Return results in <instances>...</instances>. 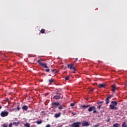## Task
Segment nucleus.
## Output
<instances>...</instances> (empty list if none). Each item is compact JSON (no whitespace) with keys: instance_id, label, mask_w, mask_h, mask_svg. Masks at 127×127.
Listing matches in <instances>:
<instances>
[{"instance_id":"1","label":"nucleus","mask_w":127,"mask_h":127,"mask_svg":"<svg viewBox=\"0 0 127 127\" xmlns=\"http://www.w3.org/2000/svg\"><path fill=\"white\" fill-rule=\"evenodd\" d=\"M118 105V102L117 101H112L110 105V108L111 110H118V107L116 106Z\"/></svg>"},{"instance_id":"2","label":"nucleus","mask_w":127,"mask_h":127,"mask_svg":"<svg viewBox=\"0 0 127 127\" xmlns=\"http://www.w3.org/2000/svg\"><path fill=\"white\" fill-rule=\"evenodd\" d=\"M43 61V60H39L37 61V63H38V64H39V65H40V66H42L43 67H44V68H48V66H47V64H46V63L43 64L41 62Z\"/></svg>"},{"instance_id":"3","label":"nucleus","mask_w":127,"mask_h":127,"mask_svg":"<svg viewBox=\"0 0 127 127\" xmlns=\"http://www.w3.org/2000/svg\"><path fill=\"white\" fill-rule=\"evenodd\" d=\"M81 124H82V122H74L70 125V127H80V125H81Z\"/></svg>"},{"instance_id":"4","label":"nucleus","mask_w":127,"mask_h":127,"mask_svg":"<svg viewBox=\"0 0 127 127\" xmlns=\"http://www.w3.org/2000/svg\"><path fill=\"white\" fill-rule=\"evenodd\" d=\"M67 67L68 69H70V70L73 69L74 72L75 71H76V68H75V66L73 64H67Z\"/></svg>"},{"instance_id":"5","label":"nucleus","mask_w":127,"mask_h":127,"mask_svg":"<svg viewBox=\"0 0 127 127\" xmlns=\"http://www.w3.org/2000/svg\"><path fill=\"white\" fill-rule=\"evenodd\" d=\"M8 112L4 111L1 112L0 115L2 118H5V117H7V116H8Z\"/></svg>"},{"instance_id":"6","label":"nucleus","mask_w":127,"mask_h":127,"mask_svg":"<svg viewBox=\"0 0 127 127\" xmlns=\"http://www.w3.org/2000/svg\"><path fill=\"white\" fill-rule=\"evenodd\" d=\"M51 105L53 109H57L58 106H60V103L59 102H53Z\"/></svg>"},{"instance_id":"7","label":"nucleus","mask_w":127,"mask_h":127,"mask_svg":"<svg viewBox=\"0 0 127 127\" xmlns=\"http://www.w3.org/2000/svg\"><path fill=\"white\" fill-rule=\"evenodd\" d=\"M111 91L113 93H115L116 90H119V88H117V86H116V84H113L111 85Z\"/></svg>"},{"instance_id":"8","label":"nucleus","mask_w":127,"mask_h":127,"mask_svg":"<svg viewBox=\"0 0 127 127\" xmlns=\"http://www.w3.org/2000/svg\"><path fill=\"white\" fill-rule=\"evenodd\" d=\"M81 125L82 127H89L90 126V122L83 121V123H81Z\"/></svg>"},{"instance_id":"9","label":"nucleus","mask_w":127,"mask_h":127,"mask_svg":"<svg viewBox=\"0 0 127 127\" xmlns=\"http://www.w3.org/2000/svg\"><path fill=\"white\" fill-rule=\"evenodd\" d=\"M113 97V95H109L107 98H106V105H108L109 103H110V99H111Z\"/></svg>"},{"instance_id":"10","label":"nucleus","mask_w":127,"mask_h":127,"mask_svg":"<svg viewBox=\"0 0 127 127\" xmlns=\"http://www.w3.org/2000/svg\"><path fill=\"white\" fill-rule=\"evenodd\" d=\"M94 110H96V107H95V106H92V107H90L88 109V112H92V111H94Z\"/></svg>"},{"instance_id":"11","label":"nucleus","mask_w":127,"mask_h":127,"mask_svg":"<svg viewBox=\"0 0 127 127\" xmlns=\"http://www.w3.org/2000/svg\"><path fill=\"white\" fill-rule=\"evenodd\" d=\"M54 99H55L57 101L58 100H60L61 99V96L60 95H55L54 97Z\"/></svg>"},{"instance_id":"12","label":"nucleus","mask_w":127,"mask_h":127,"mask_svg":"<svg viewBox=\"0 0 127 127\" xmlns=\"http://www.w3.org/2000/svg\"><path fill=\"white\" fill-rule=\"evenodd\" d=\"M107 86L106 84L103 83V84H100L98 85V87L99 88H106V86Z\"/></svg>"},{"instance_id":"13","label":"nucleus","mask_w":127,"mask_h":127,"mask_svg":"<svg viewBox=\"0 0 127 127\" xmlns=\"http://www.w3.org/2000/svg\"><path fill=\"white\" fill-rule=\"evenodd\" d=\"M23 111H27L28 110V106L26 105H24L22 107Z\"/></svg>"},{"instance_id":"14","label":"nucleus","mask_w":127,"mask_h":127,"mask_svg":"<svg viewBox=\"0 0 127 127\" xmlns=\"http://www.w3.org/2000/svg\"><path fill=\"white\" fill-rule=\"evenodd\" d=\"M81 108L83 109H86L87 108H90V105H82L81 106Z\"/></svg>"},{"instance_id":"15","label":"nucleus","mask_w":127,"mask_h":127,"mask_svg":"<svg viewBox=\"0 0 127 127\" xmlns=\"http://www.w3.org/2000/svg\"><path fill=\"white\" fill-rule=\"evenodd\" d=\"M54 79H50L49 80V85H51L52 83H54Z\"/></svg>"},{"instance_id":"16","label":"nucleus","mask_w":127,"mask_h":127,"mask_svg":"<svg viewBox=\"0 0 127 127\" xmlns=\"http://www.w3.org/2000/svg\"><path fill=\"white\" fill-rule=\"evenodd\" d=\"M19 124H20V122L18 121L17 122H13V126H15V127L18 126V125H19Z\"/></svg>"},{"instance_id":"17","label":"nucleus","mask_w":127,"mask_h":127,"mask_svg":"<svg viewBox=\"0 0 127 127\" xmlns=\"http://www.w3.org/2000/svg\"><path fill=\"white\" fill-rule=\"evenodd\" d=\"M121 126V125H120V124L118 123H116V124H114L113 125V127H119Z\"/></svg>"},{"instance_id":"18","label":"nucleus","mask_w":127,"mask_h":127,"mask_svg":"<svg viewBox=\"0 0 127 127\" xmlns=\"http://www.w3.org/2000/svg\"><path fill=\"white\" fill-rule=\"evenodd\" d=\"M60 116H61V113H59L58 114H56L55 115V117L57 118H59L60 117Z\"/></svg>"},{"instance_id":"19","label":"nucleus","mask_w":127,"mask_h":127,"mask_svg":"<svg viewBox=\"0 0 127 127\" xmlns=\"http://www.w3.org/2000/svg\"><path fill=\"white\" fill-rule=\"evenodd\" d=\"M104 103V101H99L97 102V105L99 106H102V104Z\"/></svg>"},{"instance_id":"20","label":"nucleus","mask_w":127,"mask_h":127,"mask_svg":"<svg viewBox=\"0 0 127 127\" xmlns=\"http://www.w3.org/2000/svg\"><path fill=\"white\" fill-rule=\"evenodd\" d=\"M25 127H30V124L27 123L25 124H24Z\"/></svg>"},{"instance_id":"21","label":"nucleus","mask_w":127,"mask_h":127,"mask_svg":"<svg viewBox=\"0 0 127 127\" xmlns=\"http://www.w3.org/2000/svg\"><path fill=\"white\" fill-rule=\"evenodd\" d=\"M36 123L37 125H41V124H42V120L37 121Z\"/></svg>"},{"instance_id":"22","label":"nucleus","mask_w":127,"mask_h":127,"mask_svg":"<svg viewBox=\"0 0 127 127\" xmlns=\"http://www.w3.org/2000/svg\"><path fill=\"white\" fill-rule=\"evenodd\" d=\"M41 33L43 34V33H45V29H42L40 31Z\"/></svg>"},{"instance_id":"23","label":"nucleus","mask_w":127,"mask_h":127,"mask_svg":"<svg viewBox=\"0 0 127 127\" xmlns=\"http://www.w3.org/2000/svg\"><path fill=\"white\" fill-rule=\"evenodd\" d=\"M69 79H70V76H67L65 77V80L66 81L69 80Z\"/></svg>"},{"instance_id":"24","label":"nucleus","mask_w":127,"mask_h":127,"mask_svg":"<svg viewBox=\"0 0 127 127\" xmlns=\"http://www.w3.org/2000/svg\"><path fill=\"white\" fill-rule=\"evenodd\" d=\"M122 127H127V124H126V122H124L122 126Z\"/></svg>"},{"instance_id":"25","label":"nucleus","mask_w":127,"mask_h":127,"mask_svg":"<svg viewBox=\"0 0 127 127\" xmlns=\"http://www.w3.org/2000/svg\"><path fill=\"white\" fill-rule=\"evenodd\" d=\"M51 71L52 73H57V71H56V69H51Z\"/></svg>"},{"instance_id":"26","label":"nucleus","mask_w":127,"mask_h":127,"mask_svg":"<svg viewBox=\"0 0 127 127\" xmlns=\"http://www.w3.org/2000/svg\"><path fill=\"white\" fill-rule=\"evenodd\" d=\"M59 110H62L63 109V105H62L58 108Z\"/></svg>"},{"instance_id":"27","label":"nucleus","mask_w":127,"mask_h":127,"mask_svg":"<svg viewBox=\"0 0 127 127\" xmlns=\"http://www.w3.org/2000/svg\"><path fill=\"white\" fill-rule=\"evenodd\" d=\"M45 71L46 72H50V69L49 68H47V69H46L45 70Z\"/></svg>"},{"instance_id":"28","label":"nucleus","mask_w":127,"mask_h":127,"mask_svg":"<svg viewBox=\"0 0 127 127\" xmlns=\"http://www.w3.org/2000/svg\"><path fill=\"white\" fill-rule=\"evenodd\" d=\"M93 114H97L98 113V112L97 111V110H94L93 112Z\"/></svg>"},{"instance_id":"29","label":"nucleus","mask_w":127,"mask_h":127,"mask_svg":"<svg viewBox=\"0 0 127 127\" xmlns=\"http://www.w3.org/2000/svg\"><path fill=\"white\" fill-rule=\"evenodd\" d=\"M74 106H75V103H73L70 104V107H74Z\"/></svg>"},{"instance_id":"30","label":"nucleus","mask_w":127,"mask_h":127,"mask_svg":"<svg viewBox=\"0 0 127 127\" xmlns=\"http://www.w3.org/2000/svg\"><path fill=\"white\" fill-rule=\"evenodd\" d=\"M16 110H17V111H19V110H20V107H19V106H18L17 107Z\"/></svg>"},{"instance_id":"31","label":"nucleus","mask_w":127,"mask_h":127,"mask_svg":"<svg viewBox=\"0 0 127 127\" xmlns=\"http://www.w3.org/2000/svg\"><path fill=\"white\" fill-rule=\"evenodd\" d=\"M12 126H13V124H12V123H10V124H9V127H12Z\"/></svg>"},{"instance_id":"32","label":"nucleus","mask_w":127,"mask_h":127,"mask_svg":"<svg viewBox=\"0 0 127 127\" xmlns=\"http://www.w3.org/2000/svg\"><path fill=\"white\" fill-rule=\"evenodd\" d=\"M95 90V89H94V88H91L90 89V92H94V90Z\"/></svg>"},{"instance_id":"33","label":"nucleus","mask_w":127,"mask_h":127,"mask_svg":"<svg viewBox=\"0 0 127 127\" xmlns=\"http://www.w3.org/2000/svg\"><path fill=\"white\" fill-rule=\"evenodd\" d=\"M101 108H102V105H98V106H97V108H98V109H101Z\"/></svg>"},{"instance_id":"34","label":"nucleus","mask_w":127,"mask_h":127,"mask_svg":"<svg viewBox=\"0 0 127 127\" xmlns=\"http://www.w3.org/2000/svg\"><path fill=\"white\" fill-rule=\"evenodd\" d=\"M71 114H72L73 116H76V115L77 114H76V113H75V112H72Z\"/></svg>"},{"instance_id":"35","label":"nucleus","mask_w":127,"mask_h":127,"mask_svg":"<svg viewBox=\"0 0 127 127\" xmlns=\"http://www.w3.org/2000/svg\"><path fill=\"white\" fill-rule=\"evenodd\" d=\"M46 127H51V126L50 125V124H48Z\"/></svg>"},{"instance_id":"36","label":"nucleus","mask_w":127,"mask_h":127,"mask_svg":"<svg viewBox=\"0 0 127 127\" xmlns=\"http://www.w3.org/2000/svg\"><path fill=\"white\" fill-rule=\"evenodd\" d=\"M3 127H7V125H6V124H3Z\"/></svg>"},{"instance_id":"37","label":"nucleus","mask_w":127,"mask_h":127,"mask_svg":"<svg viewBox=\"0 0 127 127\" xmlns=\"http://www.w3.org/2000/svg\"><path fill=\"white\" fill-rule=\"evenodd\" d=\"M78 61V58H76L74 61V62H77Z\"/></svg>"},{"instance_id":"38","label":"nucleus","mask_w":127,"mask_h":127,"mask_svg":"<svg viewBox=\"0 0 127 127\" xmlns=\"http://www.w3.org/2000/svg\"><path fill=\"white\" fill-rule=\"evenodd\" d=\"M2 108V107L1 106H0V110Z\"/></svg>"},{"instance_id":"39","label":"nucleus","mask_w":127,"mask_h":127,"mask_svg":"<svg viewBox=\"0 0 127 127\" xmlns=\"http://www.w3.org/2000/svg\"><path fill=\"white\" fill-rule=\"evenodd\" d=\"M99 127V125H95V127Z\"/></svg>"},{"instance_id":"40","label":"nucleus","mask_w":127,"mask_h":127,"mask_svg":"<svg viewBox=\"0 0 127 127\" xmlns=\"http://www.w3.org/2000/svg\"><path fill=\"white\" fill-rule=\"evenodd\" d=\"M56 93V94H59V92H57Z\"/></svg>"},{"instance_id":"41","label":"nucleus","mask_w":127,"mask_h":127,"mask_svg":"<svg viewBox=\"0 0 127 127\" xmlns=\"http://www.w3.org/2000/svg\"><path fill=\"white\" fill-rule=\"evenodd\" d=\"M44 111H42V113H44Z\"/></svg>"}]
</instances>
